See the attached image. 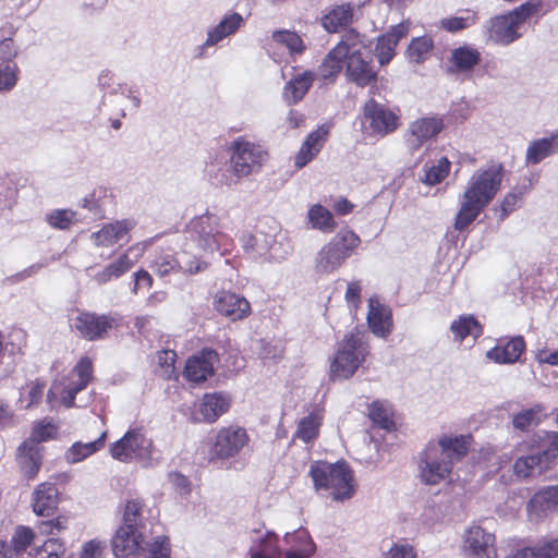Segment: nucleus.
I'll use <instances>...</instances> for the list:
<instances>
[{"instance_id": "4468645a", "label": "nucleus", "mask_w": 558, "mask_h": 558, "mask_svg": "<svg viewBox=\"0 0 558 558\" xmlns=\"http://www.w3.org/2000/svg\"><path fill=\"white\" fill-rule=\"evenodd\" d=\"M464 550L469 558H497L495 535L480 525H473L465 533Z\"/></svg>"}, {"instance_id": "4d7b16f0", "label": "nucleus", "mask_w": 558, "mask_h": 558, "mask_svg": "<svg viewBox=\"0 0 558 558\" xmlns=\"http://www.w3.org/2000/svg\"><path fill=\"white\" fill-rule=\"evenodd\" d=\"M46 219L52 228L66 230L76 222V215L72 210L57 209L48 214Z\"/></svg>"}, {"instance_id": "f8f14e48", "label": "nucleus", "mask_w": 558, "mask_h": 558, "mask_svg": "<svg viewBox=\"0 0 558 558\" xmlns=\"http://www.w3.org/2000/svg\"><path fill=\"white\" fill-rule=\"evenodd\" d=\"M444 129V120L438 116H427L412 121L405 133V144L411 151H417L434 140Z\"/></svg>"}, {"instance_id": "c9c22d12", "label": "nucleus", "mask_w": 558, "mask_h": 558, "mask_svg": "<svg viewBox=\"0 0 558 558\" xmlns=\"http://www.w3.org/2000/svg\"><path fill=\"white\" fill-rule=\"evenodd\" d=\"M353 21V7L343 3L332 8L322 19V24L329 33H336L340 27H345Z\"/></svg>"}, {"instance_id": "72a5a7b5", "label": "nucleus", "mask_w": 558, "mask_h": 558, "mask_svg": "<svg viewBox=\"0 0 558 558\" xmlns=\"http://www.w3.org/2000/svg\"><path fill=\"white\" fill-rule=\"evenodd\" d=\"M107 437V432H102L101 435L94 441L74 442L64 454V459L70 464H75L82 462L88 457L93 456L97 451H99L105 446V440Z\"/></svg>"}, {"instance_id": "473e14b6", "label": "nucleus", "mask_w": 558, "mask_h": 558, "mask_svg": "<svg viewBox=\"0 0 558 558\" xmlns=\"http://www.w3.org/2000/svg\"><path fill=\"white\" fill-rule=\"evenodd\" d=\"M532 444L545 465L548 466L558 457V432L538 430Z\"/></svg>"}, {"instance_id": "f257e3e1", "label": "nucleus", "mask_w": 558, "mask_h": 558, "mask_svg": "<svg viewBox=\"0 0 558 558\" xmlns=\"http://www.w3.org/2000/svg\"><path fill=\"white\" fill-rule=\"evenodd\" d=\"M504 180V166L493 161L477 169L469 179L463 194L459 201V211L454 228L459 231L469 227L488 206L499 190Z\"/></svg>"}, {"instance_id": "412c9836", "label": "nucleus", "mask_w": 558, "mask_h": 558, "mask_svg": "<svg viewBox=\"0 0 558 558\" xmlns=\"http://www.w3.org/2000/svg\"><path fill=\"white\" fill-rule=\"evenodd\" d=\"M345 74L348 78L360 87L376 83L377 70L372 64V58L363 57V53H355L344 58Z\"/></svg>"}, {"instance_id": "58836bf2", "label": "nucleus", "mask_w": 558, "mask_h": 558, "mask_svg": "<svg viewBox=\"0 0 558 558\" xmlns=\"http://www.w3.org/2000/svg\"><path fill=\"white\" fill-rule=\"evenodd\" d=\"M454 340L462 342L468 337L475 341L482 335V326L472 315H461L450 326Z\"/></svg>"}, {"instance_id": "6e6d98bb", "label": "nucleus", "mask_w": 558, "mask_h": 558, "mask_svg": "<svg viewBox=\"0 0 558 558\" xmlns=\"http://www.w3.org/2000/svg\"><path fill=\"white\" fill-rule=\"evenodd\" d=\"M35 537L32 529L20 525L15 529L12 538L11 546L16 555L23 554L31 545Z\"/></svg>"}, {"instance_id": "c03bdc74", "label": "nucleus", "mask_w": 558, "mask_h": 558, "mask_svg": "<svg viewBox=\"0 0 558 558\" xmlns=\"http://www.w3.org/2000/svg\"><path fill=\"white\" fill-rule=\"evenodd\" d=\"M544 411L542 404H535L530 409L522 410L515 413L512 417V425L515 429L524 432L531 426L541 423V414Z\"/></svg>"}, {"instance_id": "69168bd1", "label": "nucleus", "mask_w": 558, "mask_h": 558, "mask_svg": "<svg viewBox=\"0 0 558 558\" xmlns=\"http://www.w3.org/2000/svg\"><path fill=\"white\" fill-rule=\"evenodd\" d=\"M106 545L98 539H92L83 545L80 558H102Z\"/></svg>"}, {"instance_id": "2eb2a0df", "label": "nucleus", "mask_w": 558, "mask_h": 558, "mask_svg": "<svg viewBox=\"0 0 558 558\" xmlns=\"http://www.w3.org/2000/svg\"><path fill=\"white\" fill-rule=\"evenodd\" d=\"M558 510V485L546 486L536 492L526 505L531 522H539Z\"/></svg>"}, {"instance_id": "1a4fd4ad", "label": "nucleus", "mask_w": 558, "mask_h": 558, "mask_svg": "<svg viewBox=\"0 0 558 558\" xmlns=\"http://www.w3.org/2000/svg\"><path fill=\"white\" fill-rule=\"evenodd\" d=\"M109 451L120 462H140L146 468L154 465L153 440L140 427L129 429L123 437L110 445Z\"/></svg>"}, {"instance_id": "39448f33", "label": "nucleus", "mask_w": 558, "mask_h": 558, "mask_svg": "<svg viewBox=\"0 0 558 558\" xmlns=\"http://www.w3.org/2000/svg\"><path fill=\"white\" fill-rule=\"evenodd\" d=\"M541 10L542 2L531 0L505 14L493 16L486 24L488 39L500 46L511 45L522 37L524 24Z\"/></svg>"}, {"instance_id": "338daca9", "label": "nucleus", "mask_w": 558, "mask_h": 558, "mask_svg": "<svg viewBox=\"0 0 558 558\" xmlns=\"http://www.w3.org/2000/svg\"><path fill=\"white\" fill-rule=\"evenodd\" d=\"M385 558H416V553L410 544L398 543L385 554Z\"/></svg>"}, {"instance_id": "9b49d317", "label": "nucleus", "mask_w": 558, "mask_h": 558, "mask_svg": "<svg viewBox=\"0 0 558 558\" xmlns=\"http://www.w3.org/2000/svg\"><path fill=\"white\" fill-rule=\"evenodd\" d=\"M363 121L368 125L372 133L385 136L399 128L400 117L398 111L372 98L363 107Z\"/></svg>"}, {"instance_id": "0eeeda50", "label": "nucleus", "mask_w": 558, "mask_h": 558, "mask_svg": "<svg viewBox=\"0 0 558 558\" xmlns=\"http://www.w3.org/2000/svg\"><path fill=\"white\" fill-rule=\"evenodd\" d=\"M368 354V345L364 332L355 329L339 342L336 354L330 363V378L345 380L354 375Z\"/></svg>"}, {"instance_id": "a211bd4d", "label": "nucleus", "mask_w": 558, "mask_h": 558, "mask_svg": "<svg viewBox=\"0 0 558 558\" xmlns=\"http://www.w3.org/2000/svg\"><path fill=\"white\" fill-rule=\"evenodd\" d=\"M218 354L211 349H204L198 354L191 356L185 364L184 376L193 383H201L214 374Z\"/></svg>"}, {"instance_id": "3c124183", "label": "nucleus", "mask_w": 558, "mask_h": 558, "mask_svg": "<svg viewBox=\"0 0 558 558\" xmlns=\"http://www.w3.org/2000/svg\"><path fill=\"white\" fill-rule=\"evenodd\" d=\"M65 553L64 545L57 538L47 539L41 546L29 551V558H60Z\"/></svg>"}, {"instance_id": "20e7f679", "label": "nucleus", "mask_w": 558, "mask_h": 558, "mask_svg": "<svg viewBox=\"0 0 558 558\" xmlns=\"http://www.w3.org/2000/svg\"><path fill=\"white\" fill-rule=\"evenodd\" d=\"M150 510L140 499H131L125 504L122 525L112 539L116 557H125L135 549V538L145 537L153 531Z\"/></svg>"}, {"instance_id": "680f3d73", "label": "nucleus", "mask_w": 558, "mask_h": 558, "mask_svg": "<svg viewBox=\"0 0 558 558\" xmlns=\"http://www.w3.org/2000/svg\"><path fill=\"white\" fill-rule=\"evenodd\" d=\"M178 267L177 256L171 254L159 255L153 264L154 271L159 276H166Z\"/></svg>"}, {"instance_id": "a18cd8bd", "label": "nucleus", "mask_w": 558, "mask_h": 558, "mask_svg": "<svg viewBox=\"0 0 558 558\" xmlns=\"http://www.w3.org/2000/svg\"><path fill=\"white\" fill-rule=\"evenodd\" d=\"M547 465H545L536 452L529 456H522L517 459L513 465V471L517 476L526 478L532 476L535 470L541 473Z\"/></svg>"}, {"instance_id": "bf43d9fd", "label": "nucleus", "mask_w": 558, "mask_h": 558, "mask_svg": "<svg viewBox=\"0 0 558 558\" xmlns=\"http://www.w3.org/2000/svg\"><path fill=\"white\" fill-rule=\"evenodd\" d=\"M396 47L390 44L385 36H379L375 46L374 54L377 57L380 65H386L395 56Z\"/></svg>"}, {"instance_id": "49530a36", "label": "nucleus", "mask_w": 558, "mask_h": 558, "mask_svg": "<svg viewBox=\"0 0 558 558\" xmlns=\"http://www.w3.org/2000/svg\"><path fill=\"white\" fill-rule=\"evenodd\" d=\"M477 20L478 16L476 12L466 10L459 16L441 19L439 24L440 27L446 29L447 32L457 33L472 25H475L477 23Z\"/></svg>"}, {"instance_id": "7ed1b4c3", "label": "nucleus", "mask_w": 558, "mask_h": 558, "mask_svg": "<svg viewBox=\"0 0 558 558\" xmlns=\"http://www.w3.org/2000/svg\"><path fill=\"white\" fill-rule=\"evenodd\" d=\"M316 490L324 492L335 501H345L355 494L353 471L345 462L316 461L310 470Z\"/></svg>"}, {"instance_id": "c756f323", "label": "nucleus", "mask_w": 558, "mask_h": 558, "mask_svg": "<svg viewBox=\"0 0 558 558\" xmlns=\"http://www.w3.org/2000/svg\"><path fill=\"white\" fill-rule=\"evenodd\" d=\"M525 349V342L522 337H514L506 344H498L486 353L487 359L498 364H513L519 361Z\"/></svg>"}, {"instance_id": "09e8293b", "label": "nucleus", "mask_w": 558, "mask_h": 558, "mask_svg": "<svg viewBox=\"0 0 558 558\" xmlns=\"http://www.w3.org/2000/svg\"><path fill=\"white\" fill-rule=\"evenodd\" d=\"M320 425V417L318 414L311 413L303 417L298 425V429L294 434L295 438L308 442L317 437L318 428Z\"/></svg>"}, {"instance_id": "f3484780", "label": "nucleus", "mask_w": 558, "mask_h": 558, "mask_svg": "<svg viewBox=\"0 0 558 558\" xmlns=\"http://www.w3.org/2000/svg\"><path fill=\"white\" fill-rule=\"evenodd\" d=\"M135 549L125 557L117 558H169L170 544L167 536H154L153 531L145 537H136Z\"/></svg>"}, {"instance_id": "aec40b11", "label": "nucleus", "mask_w": 558, "mask_h": 558, "mask_svg": "<svg viewBox=\"0 0 558 558\" xmlns=\"http://www.w3.org/2000/svg\"><path fill=\"white\" fill-rule=\"evenodd\" d=\"M231 404V398L223 392L206 393L202 398L198 409L194 412L196 422H216L226 413Z\"/></svg>"}, {"instance_id": "603ef678", "label": "nucleus", "mask_w": 558, "mask_h": 558, "mask_svg": "<svg viewBox=\"0 0 558 558\" xmlns=\"http://www.w3.org/2000/svg\"><path fill=\"white\" fill-rule=\"evenodd\" d=\"M480 61V53L477 50L461 47L452 52V62L460 71H468L472 69Z\"/></svg>"}, {"instance_id": "423d86ee", "label": "nucleus", "mask_w": 558, "mask_h": 558, "mask_svg": "<svg viewBox=\"0 0 558 558\" xmlns=\"http://www.w3.org/2000/svg\"><path fill=\"white\" fill-rule=\"evenodd\" d=\"M233 173L223 175L221 184L236 186L243 178L257 173L268 158L267 151L244 136H239L229 145Z\"/></svg>"}, {"instance_id": "4c0bfd02", "label": "nucleus", "mask_w": 558, "mask_h": 558, "mask_svg": "<svg viewBox=\"0 0 558 558\" xmlns=\"http://www.w3.org/2000/svg\"><path fill=\"white\" fill-rule=\"evenodd\" d=\"M134 264L135 260L130 257V254L124 253L107 265L101 271L97 272L94 279L98 284H105L112 279L121 277L129 271Z\"/></svg>"}, {"instance_id": "6e6552de", "label": "nucleus", "mask_w": 558, "mask_h": 558, "mask_svg": "<svg viewBox=\"0 0 558 558\" xmlns=\"http://www.w3.org/2000/svg\"><path fill=\"white\" fill-rule=\"evenodd\" d=\"M360 236L349 229H341L324 244L314 258L315 271L330 275L338 270L360 245Z\"/></svg>"}, {"instance_id": "e433bc0d", "label": "nucleus", "mask_w": 558, "mask_h": 558, "mask_svg": "<svg viewBox=\"0 0 558 558\" xmlns=\"http://www.w3.org/2000/svg\"><path fill=\"white\" fill-rule=\"evenodd\" d=\"M306 217L310 227L323 233H331L337 228L331 211L320 204L310 206Z\"/></svg>"}, {"instance_id": "5fc2aeb1", "label": "nucleus", "mask_w": 558, "mask_h": 558, "mask_svg": "<svg viewBox=\"0 0 558 558\" xmlns=\"http://www.w3.org/2000/svg\"><path fill=\"white\" fill-rule=\"evenodd\" d=\"M229 36L227 33L220 28V25L217 24L213 27H209L207 29V37L206 40L196 47V58H204L207 53L208 48L217 46L219 43H221L223 39L228 38Z\"/></svg>"}, {"instance_id": "e2e57ef3", "label": "nucleus", "mask_w": 558, "mask_h": 558, "mask_svg": "<svg viewBox=\"0 0 558 558\" xmlns=\"http://www.w3.org/2000/svg\"><path fill=\"white\" fill-rule=\"evenodd\" d=\"M56 427L50 423L40 422L32 430L31 436L26 440H33L40 445L41 441H46L52 437Z\"/></svg>"}, {"instance_id": "ea45409f", "label": "nucleus", "mask_w": 558, "mask_h": 558, "mask_svg": "<svg viewBox=\"0 0 558 558\" xmlns=\"http://www.w3.org/2000/svg\"><path fill=\"white\" fill-rule=\"evenodd\" d=\"M368 46L366 37L360 34L354 28H350L344 32L341 40L335 48H341L343 58L350 57L355 53H362V49Z\"/></svg>"}, {"instance_id": "bb28decb", "label": "nucleus", "mask_w": 558, "mask_h": 558, "mask_svg": "<svg viewBox=\"0 0 558 558\" xmlns=\"http://www.w3.org/2000/svg\"><path fill=\"white\" fill-rule=\"evenodd\" d=\"M558 153V131L547 137L532 141L525 153L526 166H535Z\"/></svg>"}, {"instance_id": "37998d69", "label": "nucleus", "mask_w": 558, "mask_h": 558, "mask_svg": "<svg viewBox=\"0 0 558 558\" xmlns=\"http://www.w3.org/2000/svg\"><path fill=\"white\" fill-rule=\"evenodd\" d=\"M272 39L278 45L286 47L290 56L302 54L306 48L302 37L292 31H276L272 33Z\"/></svg>"}, {"instance_id": "2f4dec72", "label": "nucleus", "mask_w": 558, "mask_h": 558, "mask_svg": "<svg viewBox=\"0 0 558 558\" xmlns=\"http://www.w3.org/2000/svg\"><path fill=\"white\" fill-rule=\"evenodd\" d=\"M201 252L202 250H198L197 245L189 240L181 252L177 254L178 268L191 275L205 270L208 263L199 254Z\"/></svg>"}, {"instance_id": "de8ad7c7", "label": "nucleus", "mask_w": 558, "mask_h": 558, "mask_svg": "<svg viewBox=\"0 0 558 558\" xmlns=\"http://www.w3.org/2000/svg\"><path fill=\"white\" fill-rule=\"evenodd\" d=\"M14 33L12 27L8 32L0 29V63H15L20 48L13 40Z\"/></svg>"}, {"instance_id": "79ce46f5", "label": "nucleus", "mask_w": 558, "mask_h": 558, "mask_svg": "<svg viewBox=\"0 0 558 558\" xmlns=\"http://www.w3.org/2000/svg\"><path fill=\"white\" fill-rule=\"evenodd\" d=\"M450 161L446 157L439 158L436 162L426 163L424 166V175L421 181L427 185H436L440 183L450 171Z\"/></svg>"}, {"instance_id": "f704fd0d", "label": "nucleus", "mask_w": 558, "mask_h": 558, "mask_svg": "<svg viewBox=\"0 0 558 558\" xmlns=\"http://www.w3.org/2000/svg\"><path fill=\"white\" fill-rule=\"evenodd\" d=\"M558 537H546L539 539L533 546L517 550L513 558H557Z\"/></svg>"}, {"instance_id": "5701e85b", "label": "nucleus", "mask_w": 558, "mask_h": 558, "mask_svg": "<svg viewBox=\"0 0 558 558\" xmlns=\"http://www.w3.org/2000/svg\"><path fill=\"white\" fill-rule=\"evenodd\" d=\"M74 327L85 339L96 340L112 327V319L105 315L81 313L74 319Z\"/></svg>"}, {"instance_id": "774afa93", "label": "nucleus", "mask_w": 558, "mask_h": 558, "mask_svg": "<svg viewBox=\"0 0 558 558\" xmlns=\"http://www.w3.org/2000/svg\"><path fill=\"white\" fill-rule=\"evenodd\" d=\"M521 199V195L519 193L509 192L505 195L504 199L500 203V220H504L510 213H512L519 202Z\"/></svg>"}, {"instance_id": "0e129e2a", "label": "nucleus", "mask_w": 558, "mask_h": 558, "mask_svg": "<svg viewBox=\"0 0 558 558\" xmlns=\"http://www.w3.org/2000/svg\"><path fill=\"white\" fill-rule=\"evenodd\" d=\"M169 483L179 495L187 496L191 494V482L185 475L179 472H171L169 474Z\"/></svg>"}, {"instance_id": "052dcab7", "label": "nucleus", "mask_w": 558, "mask_h": 558, "mask_svg": "<svg viewBox=\"0 0 558 558\" xmlns=\"http://www.w3.org/2000/svg\"><path fill=\"white\" fill-rule=\"evenodd\" d=\"M245 23L244 17L238 12L225 14L219 21L220 28H222L230 37L234 35Z\"/></svg>"}, {"instance_id": "b1692460", "label": "nucleus", "mask_w": 558, "mask_h": 558, "mask_svg": "<svg viewBox=\"0 0 558 558\" xmlns=\"http://www.w3.org/2000/svg\"><path fill=\"white\" fill-rule=\"evenodd\" d=\"M277 541V535L272 532L253 531L246 558H277L280 554Z\"/></svg>"}, {"instance_id": "f03ea898", "label": "nucleus", "mask_w": 558, "mask_h": 558, "mask_svg": "<svg viewBox=\"0 0 558 558\" xmlns=\"http://www.w3.org/2000/svg\"><path fill=\"white\" fill-rule=\"evenodd\" d=\"M471 436L444 434L430 440L418 457L420 478L427 485H437L446 480L453 464L469 451Z\"/></svg>"}, {"instance_id": "8fccbe9b", "label": "nucleus", "mask_w": 558, "mask_h": 558, "mask_svg": "<svg viewBox=\"0 0 558 558\" xmlns=\"http://www.w3.org/2000/svg\"><path fill=\"white\" fill-rule=\"evenodd\" d=\"M433 48V40L430 37L422 36L413 38L408 47V56L412 62L421 63L429 54Z\"/></svg>"}, {"instance_id": "dca6fc26", "label": "nucleus", "mask_w": 558, "mask_h": 558, "mask_svg": "<svg viewBox=\"0 0 558 558\" xmlns=\"http://www.w3.org/2000/svg\"><path fill=\"white\" fill-rule=\"evenodd\" d=\"M93 365L88 357H82L70 374L61 390V402L66 408L74 407L75 396L84 390L92 379Z\"/></svg>"}, {"instance_id": "393cba45", "label": "nucleus", "mask_w": 558, "mask_h": 558, "mask_svg": "<svg viewBox=\"0 0 558 558\" xmlns=\"http://www.w3.org/2000/svg\"><path fill=\"white\" fill-rule=\"evenodd\" d=\"M43 447L33 440H24L17 449V463L22 473L28 478H34L41 465Z\"/></svg>"}, {"instance_id": "6ab92c4d", "label": "nucleus", "mask_w": 558, "mask_h": 558, "mask_svg": "<svg viewBox=\"0 0 558 558\" xmlns=\"http://www.w3.org/2000/svg\"><path fill=\"white\" fill-rule=\"evenodd\" d=\"M135 227L132 219L116 220L106 223L100 230L93 232L90 239L96 246L109 247L129 241V232Z\"/></svg>"}, {"instance_id": "c85d7f7f", "label": "nucleus", "mask_w": 558, "mask_h": 558, "mask_svg": "<svg viewBox=\"0 0 558 558\" xmlns=\"http://www.w3.org/2000/svg\"><path fill=\"white\" fill-rule=\"evenodd\" d=\"M327 133V130L318 128L307 135L294 159V166L298 169H302L317 156L324 146Z\"/></svg>"}, {"instance_id": "7c9ffc66", "label": "nucleus", "mask_w": 558, "mask_h": 558, "mask_svg": "<svg viewBox=\"0 0 558 558\" xmlns=\"http://www.w3.org/2000/svg\"><path fill=\"white\" fill-rule=\"evenodd\" d=\"M315 73L312 71H304L295 74L283 88V99L288 105H294L303 99L313 82Z\"/></svg>"}, {"instance_id": "ddd939ff", "label": "nucleus", "mask_w": 558, "mask_h": 558, "mask_svg": "<svg viewBox=\"0 0 558 558\" xmlns=\"http://www.w3.org/2000/svg\"><path fill=\"white\" fill-rule=\"evenodd\" d=\"M248 436L242 427L221 428L211 449V458L228 459L234 457L247 444Z\"/></svg>"}, {"instance_id": "13d9d810", "label": "nucleus", "mask_w": 558, "mask_h": 558, "mask_svg": "<svg viewBox=\"0 0 558 558\" xmlns=\"http://www.w3.org/2000/svg\"><path fill=\"white\" fill-rule=\"evenodd\" d=\"M368 415L369 418L381 428L390 429L393 424L389 409L380 402L372 403Z\"/></svg>"}, {"instance_id": "9d476101", "label": "nucleus", "mask_w": 558, "mask_h": 558, "mask_svg": "<svg viewBox=\"0 0 558 558\" xmlns=\"http://www.w3.org/2000/svg\"><path fill=\"white\" fill-rule=\"evenodd\" d=\"M220 218L215 214L206 213L191 220L186 233L189 240L206 254L220 250L228 240L222 232Z\"/></svg>"}, {"instance_id": "a19ab883", "label": "nucleus", "mask_w": 558, "mask_h": 558, "mask_svg": "<svg viewBox=\"0 0 558 558\" xmlns=\"http://www.w3.org/2000/svg\"><path fill=\"white\" fill-rule=\"evenodd\" d=\"M340 53H342L341 48H332L325 57L318 68V75L323 80H335L340 73L343 62L345 61Z\"/></svg>"}, {"instance_id": "864d4df0", "label": "nucleus", "mask_w": 558, "mask_h": 558, "mask_svg": "<svg viewBox=\"0 0 558 558\" xmlns=\"http://www.w3.org/2000/svg\"><path fill=\"white\" fill-rule=\"evenodd\" d=\"M19 74L16 63H0V93L11 92L17 84Z\"/></svg>"}, {"instance_id": "cd10ccee", "label": "nucleus", "mask_w": 558, "mask_h": 558, "mask_svg": "<svg viewBox=\"0 0 558 558\" xmlns=\"http://www.w3.org/2000/svg\"><path fill=\"white\" fill-rule=\"evenodd\" d=\"M58 488L51 483H41L33 494V510L37 515L49 517L58 506Z\"/></svg>"}, {"instance_id": "4be33fe9", "label": "nucleus", "mask_w": 558, "mask_h": 558, "mask_svg": "<svg viewBox=\"0 0 558 558\" xmlns=\"http://www.w3.org/2000/svg\"><path fill=\"white\" fill-rule=\"evenodd\" d=\"M367 324L372 332L379 338H387L392 329L391 310L375 296L368 300Z\"/></svg>"}, {"instance_id": "a878e982", "label": "nucleus", "mask_w": 558, "mask_h": 558, "mask_svg": "<svg viewBox=\"0 0 558 558\" xmlns=\"http://www.w3.org/2000/svg\"><path fill=\"white\" fill-rule=\"evenodd\" d=\"M215 307L220 314L231 317L233 320L244 318L251 310L246 299L226 291L217 294Z\"/></svg>"}]
</instances>
